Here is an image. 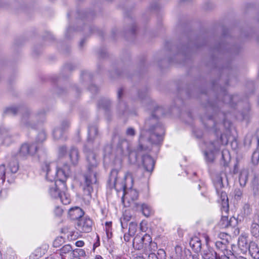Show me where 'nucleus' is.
I'll use <instances>...</instances> for the list:
<instances>
[{"instance_id":"55","label":"nucleus","mask_w":259,"mask_h":259,"mask_svg":"<svg viewBox=\"0 0 259 259\" xmlns=\"http://www.w3.org/2000/svg\"><path fill=\"white\" fill-rule=\"evenodd\" d=\"M149 259H158L157 256L154 253H151L149 254Z\"/></svg>"},{"instance_id":"19","label":"nucleus","mask_w":259,"mask_h":259,"mask_svg":"<svg viewBox=\"0 0 259 259\" xmlns=\"http://www.w3.org/2000/svg\"><path fill=\"white\" fill-rule=\"evenodd\" d=\"M70 160L72 164L75 165L77 163L79 159L78 151L74 147H72L69 153Z\"/></svg>"},{"instance_id":"36","label":"nucleus","mask_w":259,"mask_h":259,"mask_svg":"<svg viewBox=\"0 0 259 259\" xmlns=\"http://www.w3.org/2000/svg\"><path fill=\"white\" fill-rule=\"evenodd\" d=\"M243 195L242 190L239 188H236L234 192V198L237 200H239L241 199Z\"/></svg>"},{"instance_id":"46","label":"nucleus","mask_w":259,"mask_h":259,"mask_svg":"<svg viewBox=\"0 0 259 259\" xmlns=\"http://www.w3.org/2000/svg\"><path fill=\"white\" fill-rule=\"evenodd\" d=\"M124 179L125 180L130 179L132 182H133L134 180L135 179V177L131 172L127 171L124 175Z\"/></svg>"},{"instance_id":"38","label":"nucleus","mask_w":259,"mask_h":259,"mask_svg":"<svg viewBox=\"0 0 259 259\" xmlns=\"http://www.w3.org/2000/svg\"><path fill=\"white\" fill-rule=\"evenodd\" d=\"M228 256L221 255V259H241L243 258V256H236L232 252H229Z\"/></svg>"},{"instance_id":"40","label":"nucleus","mask_w":259,"mask_h":259,"mask_svg":"<svg viewBox=\"0 0 259 259\" xmlns=\"http://www.w3.org/2000/svg\"><path fill=\"white\" fill-rule=\"evenodd\" d=\"M131 217L126 214H123V218L120 220L121 226L122 228H124V224L126 223L131 220Z\"/></svg>"},{"instance_id":"25","label":"nucleus","mask_w":259,"mask_h":259,"mask_svg":"<svg viewBox=\"0 0 259 259\" xmlns=\"http://www.w3.org/2000/svg\"><path fill=\"white\" fill-rule=\"evenodd\" d=\"M0 138L4 139V143L6 145H9L11 142V141L9 139L8 132L6 129L2 130L0 128Z\"/></svg>"},{"instance_id":"30","label":"nucleus","mask_w":259,"mask_h":259,"mask_svg":"<svg viewBox=\"0 0 259 259\" xmlns=\"http://www.w3.org/2000/svg\"><path fill=\"white\" fill-rule=\"evenodd\" d=\"M73 257H83L85 256V252L83 249H75L71 252Z\"/></svg>"},{"instance_id":"63","label":"nucleus","mask_w":259,"mask_h":259,"mask_svg":"<svg viewBox=\"0 0 259 259\" xmlns=\"http://www.w3.org/2000/svg\"><path fill=\"white\" fill-rule=\"evenodd\" d=\"M192 259H199L197 255H193L192 256Z\"/></svg>"},{"instance_id":"37","label":"nucleus","mask_w":259,"mask_h":259,"mask_svg":"<svg viewBox=\"0 0 259 259\" xmlns=\"http://www.w3.org/2000/svg\"><path fill=\"white\" fill-rule=\"evenodd\" d=\"M137 225L134 222H131L129 225L128 232L130 235H134L137 230Z\"/></svg>"},{"instance_id":"6","label":"nucleus","mask_w":259,"mask_h":259,"mask_svg":"<svg viewBox=\"0 0 259 259\" xmlns=\"http://www.w3.org/2000/svg\"><path fill=\"white\" fill-rule=\"evenodd\" d=\"M39 148L36 143H25L21 146L18 155L22 159H27L29 156L34 155Z\"/></svg>"},{"instance_id":"18","label":"nucleus","mask_w":259,"mask_h":259,"mask_svg":"<svg viewBox=\"0 0 259 259\" xmlns=\"http://www.w3.org/2000/svg\"><path fill=\"white\" fill-rule=\"evenodd\" d=\"M118 171L116 169L111 170L109 178V183L112 185L114 188L116 189L118 185Z\"/></svg>"},{"instance_id":"3","label":"nucleus","mask_w":259,"mask_h":259,"mask_svg":"<svg viewBox=\"0 0 259 259\" xmlns=\"http://www.w3.org/2000/svg\"><path fill=\"white\" fill-rule=\"evenodd\" d=\"M42 169L46 172V179L53 182L55 180L61 184L62 189L66 188L65 182L66 179L71 174L69 166L65 164L62 168L57 169L55 163L44 162Z\"/></svg>"},{"instance_id":"4","label":"nucleus","mask_w":259,"mask_h":259,"mask_svg":"<svg viewBox=\"0 0 259 259\" xmlns=\"http://www.w3.org/2000/svg\"><path fill=\"white\" fill-rule=\"evenodd\" d=\"M224 135H221L220 140L206 143V148L204 153L207 162H211L214 160L215 153L219 151L221 145L227 144L228 140L224 141Z\"/></svg>"},{"instance_id":"41","label":"nucleus","mask_w":259,"mask_h":259,"mask_svg":"<svg viewBox=\"0 0 259 259\" xmlns=\"http://www.w3.org/2000/svg\"><path fill=\"white\" fill-rule=\"evenodd\" d=\"M259 160V152L255 151L252 155V162L253 164H256Z\"/></svg>"},{"instance_id":"56","label":"nucleus","mask_w":259,"mask_h":259,"mask_svg":"<svg viewBox=\"0 0 259 259\" xmlns=\"http://www.w3.org/2000/svg\"><path fill=\"white\" fill-rule=\"evenodd\" d=\"M208 119H209V121L213 122L214 128L217 127V123L214 121L213 120V117L212 116H209L208 117Z\"/></svg>"},{"instance_id":"57","label":"nucleus","mask_w":259,"mask_h":259,"mask_svg":"<svg viewBox=\"0 0 259 259\" xmlns=\"http://www.w3.org/2000/svg\"><path fill=\"white\" fill-rule=\"evenodd\" d=\"M134 259H146L145 257L143 256V255L141 254L137 255Z\"/></svg>"},{"instance_id":"62","label":"nucleus","mask_w":259,"mask_h":259,"mask_svg":"<svg viewBox=\"0 0 259 259\" xmlns=\"http://www.w3.org/2000/svg\"><path fill=\"white\" fill-rule=\"evenodd\" d=\"M37 116H38V117H41V118H43L44 116V113H38L36 115Z\"/></svg>"},{"instance_id":"49","label":"nucleus","mask_w":259,"mask_h":259,"mask_svg":"<svg viewBox=\"0 0 259 259\" xmlns=\"http://www.w3.org/2000/svg\"><path fill=\"white\" fill-rule=\"evenodd\" d=\"M111 225H112V222H107L105 223V225H106V233H107V234L108 236H109V233L110 229V228L111 227Z\"/></svg>"},{"instance_id":"26","label":"nucleus","mask_w":259,"mask_h":259,"mask_svg":"<svg viewBox=\"0 0 259 259\" xmlns=\"http://www.w3.org/2000/svg\"><path fill=\"white\" fill-rule=\"evenodd\" d=\"M251 233L256 238L259 237V224L253 222L250 227Z\"/></svg>"},{"instance_id":"27","label":"nucleus","mask_w":259,"mask_h":259,"mask_svg":"<svg viewBox=\"0 0 259 259\" xmlns=\"http://www.w3.org/2000/svg\"><path fill=\"white\" fill-rule=\"evenodd\" d=\"M8 172L6 173V167L4 164L0 165V186L4 183L6 175H8Z\"/></svg>"},{"instance_id":"2","label":"nucleus","mask_w":259,"mask_h":259,"mask_svg":"<svg viewBox=\"0 0 259 259\" xmlns=\"http://www.w3.org/2000/svg\"><path fill=\"white\" fill-rule=\"evenodd\" d=\"M88 173L84 175L83 191L85 195L90 196L93 191V186L97 182V167L98 165L96 154L92 151L87 152Z\"/></svg>"},{"instance_id":"53","label":"nucleus","mask_w":259,"mask_h":259,"mask_svg":"<svg viewBox=\"0 0 259 259\" xmlns=\"http://www.w3.org/2000/svg\"><path fill=\"white\" fill-rule=\"evenodd\" d=\"M123 95V89L122 88H120L118 90V93H117V97L118 99H120L122 96Z\"/></svg>"},{"instance_id":"21","label":"nucleus","mask_w":259,"mask_h":259,"mask_svg":"<svg viewBox=\"0 0 259 259\" xmlns=\"http://www.w3.org/2000/svg\"><path fill=\"white\" fill-rule=\"evenodd\" d=\"M139 196L138 191L135 189H131L127 192L124 191L123 197L125 199H131L132 200H136Z\"/></svg>"},{"instance_id":"10","label":"nucleus","mask_w":259,"mask_h":259,"mask_svg":"<svg viewBox=\"0 0 259 259\" xmlns=\"http://www.w3.org/2000/svg\"><path fill=\"white\" fill-rule=\"evenodd\" d=\"M215 245L216 248L221 250L223 253V254L221 255L228 256L229 255V252H232L228 249V240L217 241L215 242Z\"/></svg>"},{"instance_id":"61","label":"nucleus","mask_w":259,"mask_h":259,"mask_svg":"<svg viewBox=\"0 0 259 259\" xmlns=\"http://www.w3.org/2000/svg\"><path fill=\"white\" fill-rule=\"evenodd\" d=\"M84 42H85V39H82V40L80 41V43H79V46H80V47H82L83 45V44L84 43Z\"/></svg>"},{"instance_id":"32","label":"nucleus","mask_w":259,"mask_h":259,"mask_svg":"<svg viewBox=\"0 0 259 259\" xmlns=\"http://www.w3.org/2000/svg\"><path fill=\"white\" fill-rule=\"evenodd\" d=\"M59 199L65 205H67L70 203L71 199L68 195L65 193H62L61 196H60Z\"/></svg>"},{"instance_id":"11","label":"nucleus","mask_w":259,"mask_h":259,"mask_svg":"<svg viewBox=\"0 0 259 259\" xmlns=\"http://www.w3.org/2000/svg\"><path fill=\"white\" fill-rule=\"evenodd\" d=\"M68 213L72 220H77L78 221L83 218L84 212L80 208L75 207L70 208Z\"/></svg>"},{"instance_id":"9","label":"nucleus","mask_w":259,"mask_h":259,"mask_svg":"<svg viewBox=\"0 0 259 259\" xmlns=\"http://www.w3.org/2000/svg\"><path fill=\"white\" fill-rule=\"evenodd\" d=\"M33 117L30 115V112L28 110H25L21 119V125L24 127L34 128V125L30 123Z\"/></svg>"},{"instance_id":"50","label":"nucleus","mask_w":259,"mask_h":259,"mask_svg":"<svg viewBox=\"0 0 259 259\" xmlns=\"http://www.w3.org/2000/svg\"><path fill=\"white\" fill-rule=\"evenodd\" d=\"M89 89L92 93H96L98 91V88L94 84H92Z\"/></svg>"},{"instance_id":"48","label":"nucleus","mask_w":259,"mask_h":259,"mask_svg":"<svg viewBox=\"0 0 259 259\" xmlns=\"http://www.w3.org/2000/svg\"><path fill=\"white\" fill-rule=\"evenodd\" d=\"M66 152V147L62 146L59 149V154L60 156H63Z\"/></svg>"},{"instance_id":"60","label":"nucleus","mask_w":259,"mask_h":259,"mask_svg":"<svg viewBox=\"0 0 259 259\" xmlns=\"http://www.w3.org/2000/svg\"><path fill=\"white\" fill-rule=\"evenodd\" d=\"M254 222H257L259 224V215L258 214L255 217Z\"/></svg>"},{"instance_id":"44","label":"nucleus","mask_w":259,"mask_h":259,"mask_svg":"<svg viewBox=\"0 0 259 259\" xmlns=\"http://www.w3.org/2000/svg\"><path fill=\"white\" fill-rule=\"evenodd\" d=\"M126 135L127 136L134 137L136 135V131L133 128L128 127L126 131Z\"/></svg>"},{"instance_id":"22","label":"nucleus","mask_w":259,"mask_h":259,"mask_svg":"<svg viewBox=\"0 0 259 259\" xmlns=\"http://www.w3.org/2000/svg\"><path fill=\"white\" fill-rule=\"evenodd\" d=\"M248 171L246 169L241 170L239 176V183L241 186L244 187L245 186L248 181Z\"/></svg>"},{"instance_id":"51","label":"nucleus","mask_w":259,"mask_h":259,"mask_svg":"<svg viewBox=\"0 0 259 259\" xmlns=\"http://www.w3.org/2000/svg\"><path fill=\"white\" fill-rule=\"evenodd\" d=\"M227 236V234L225 233H220L219 234V237L222 240V241L227 240V239L226 238Z\"/></svg>"},{"instance_id":"29","label":"nucleus","mask_w":259,"mask_h":259,"mask_svg":"<svg viewBox=\"0 0 259 259\" xmlns=\"http://www.w3.org/2000/svg\"><path fill=\"white\" fill-rule=\"evenodd\" d=\"M110 106V101L108 99H102L99 103V106L106 110L108 109Z\"/></svg>"},{"instance_id":"5","label":"nucleus","mask_w":259,"mask_h":259,"mask_svg":"<svg viewBox=\"0 0 259 259\" xmlns=\"http://www.w3.org/2000/svg\"><path fill=\"white\" fill-rule=\"evenodd\" d=\"M214 185L217 193L219 197V201L221 202L222 205V209L223 211L227 212L229 208L228 198L226 193L221 190L224 187L222 177L219 176L217 177V180L214 183Z\"/></svg>"},{"instance_id":"31","label":"nucleus","mask_w":259,"mask_h":259,"mask_svg":"<svg viewBox=\"0 0 259 259\" xmlns=\"http://www.w3.org/2000/svg\"><path fill=\"white\" fill-rule=\"evenodd\" d=\"M9 168L11 173H16L19 168L18 162L15 160L10 162Z\"/></svg>"},{"instance_id":"43","label":"nucleus","mask_w":259,"mask_h":259,"mask_svg":"<svg viewBox=\"0 0 259 259\" xmlns=\"http://www.w3.org/2000/svg\"><path fill=\"white\" fill-rule=\"evenodd\" d=\"M63 212V209L59 206H56L54 209V213L57 217H60L62 214Z\"/></svg>"},{"instance_id":"58","label":"nucleus","mask_w":259,"mask_h":259,"mask_svg":"<svg viewBox=\"0 0 259 259\" xmlns=\"http://www.w3.org/2000/svg\"><path fill=\"white\" fill-rule=\"evenodd\" d=\"M81 76L82 77L86 78L87 76H89V74L88 72L85 71V72H82Z\"/></svg>"},{"instance_id":"52","label":"nucleus","mask_w":259,"mask_h":259,"mask_svg":"<svg viewBox=\"0 0 259 259\" xmlns=\"http://www.w3.org/2000/svg\"><path fill=\"white\" fill-rule=\"evenodd\" d=\"M251 143V140L250 137H246L244 139V144L250 145Z\"/></svg>"},{"instance_id":"39","label":"nucleus","mask_w":259,"mask_h":259,"mask_svg":"<svg viewBox=\"0 0 259 259\" xmlns=\"http://www.w3.org/2000/svg\"><path fill=\"white\" fill-rule=\"evenodd\" d=\"M243 212L245 215H249L252 211L250 205L248 204H245L243 207Z\"/></svg>"},{"instance_id":"12","label":"nucleus","mask_w":259,"mask_h":259,"mask_svg":"<svg viewBox=\"0 0 259 259\" xmlns=\"http://www.w3.org/2000/svg\"><path fill=\"white\" fill-rule=\"evenodd\" d=\"M60 185L61 184L57 183V181H55V183L50 187L49 193L52 197L56 199L59 198L61 196L62 192L59 187Z\"/></svg>"},{"instance_id":"16","label":"nucleus","mask_w":259,"mask_h":259,"mask_svg":"<svg viewBox=\"0 0 259 259\" xmlns=\"http://www.w3.org/2000/svg\"><path fill=\"white\" fill-rule=\"evenodd\" d=\"M238 245L243 253H246L248 250L249 247V244H248L247 238L244 236L239 237L238 241Z\"/></svg>"},{"instance_id":"7","label":"nucleus","mask_w":259,"mask_h":259,"mask_svg":"<svg viewBox=\"0 0 259 259\" xmlns=\"http://www.w3.org/2000/svg\"><path fill=\"white\" fill-rule=\"evenodd\" d=\"M92 221L87 217H83L78 220L76 224L77 229L80 232L89 233L92 229Z\"/></svg>"},{"instance_id":"34","label":"nucleus","mask_w":259,"mask_h":259,"mask_svg":"<svg viewBox=\"0 0 259 259\" xmlns=\"http://www.w3.org/2000/svg\"><path fill=\"white\" fill-rule=\"evenodd\" d=\"M46 139V135L45 132L44 131H41L38 134L36 139V141L35 143H36V144L38 145V143H41L44 142Z\"/></svg>"},{"instance_id":"28","label":"nucleus","mask_w":259,"mask_h":259,"mask_svg":"<svg viewBox=\"0 0 259 259\" xmlns=\"http://www.w3.org/2000/svg\"><path fill=\"white\" fill-rule=\"evenodd\" d=\"M141 209H142L143 214L145 217H148L150 216L151 215V214L152 213L151 208L147 204H143L141 205Z\"/></svg>"},{"instance_id":"8","label":"nucleus","mask_w":259,"mask_h":259,"mask_svg":"<svg viewBox=\"0 0 259 259\" xmlns=\"http://www.w3.org/2000/svg\"><path fill=\"white\" fill-rule=\"evenodd\" d=\"M69 125L70 122L68 121H63L60 127H56L54 129L53 133L54 138L56 140L61 139Z\"/></svg>"},{"instance_id":"59","label":"nucleus","mask_w":259,"mask_h":259,"mask_svg":"<svg viewBox=\"0 0 259 259\" xmlns=\"http://www.w3.org/2000/svg\"><path fill=\"white\" fill-rule=\"evenodd\" d=\"M130 237L129 235H124V239L125 241L128 242L130 240Z\"/></svg>"},{"instance_id":"33","label":"nucleus","mask_w":259,"mask_h":259,"mask_svg":"<svg viewBox=\"0 0 259 259\" xmlns=\"http://www.w3.org/2000/svg\"><path fill=\"white\" fill-rule=\"evenodd\" d=\"M220 225L222 228H226L230 227L229 220L228 217L223 216L220 223Z\"/></svg>"},{"instance_id":"13","label":"nucleus","mask_w":259,"mask_h":259,"mask_svg":"<svg viewBox=\"0 0 259 259\" xmlns=\"http://www.w3.org/2000/svg\"><path fill=\"white\" fill-rule=\"evenodd\" d=\"M202 256L203 259H219L217 252L211 248H207L202 251Z\"/></svg>"},{"instance_id":"47","label":"nucleus","mask_w":259,"mask_h":259,"mask_svg":"<svg viewBox=\"0 0 259 259\" xmlns=\"http://www.w3.org/2000/svg\"><path fill=\"white\" fill-rule=\"evenodd\" d=\"M252 189L253 191L254 195H256L257 194L258 190V186L257 184H256L255 182L252 183Z\"/></svg>"},{"instance_id":"45","label":"nucleus","mask_w":259,"mask_h":259,"mask_svg":"<svg viewBox=\"0 0 259 259\" xmlns=\"http://www.w3.org/2000/svg\"><path fill=\"white\" fill-rule=\"evenodd\" d=\"M230 227H235L237 224V221L235 217H231L229 220Z\"/></svg>"},{"instance_id":"20","label":"nucleus","mask_w":259,"mask_h":259,"mask_svg":"<svg viewBox=\"0 0 259 259\" xmlns=\"http://www.w3.org/2000/svg\"><path fill=\"white\" fill-rule=\"evenodd\" d=\"M239 97L237 95L232 96L228 93H225L223 97V102L226 104H229L233 106L234 104H236L238 101Z\"/></svg>"},{"instance_id":"64","label":"nucleus","mask_w":259,"mask_h":259,"mask_svg":"<svg viewBox=\"0 0 259 259\" xmlns=\"http://www.w3.org/2000/svg\"><path fill=\"white\" fill-rule=\"evenodd\" d=\"M46 259H55L54 256L52 255H51L46 258Z\"/></svg>"},{"instance_id":"15","label":"nucleus","mask_w":259,"mask_h":259,"mask_svg":"<svg viewBox=\"0 0 259 259\" xmlns=\"http://www.w3.org/2000/svg\"><path fill=\"white\" fill-rule=\"evenodd\" d=\"M116 139L118 140V143L117 145L118 148L120 149L122 152L124 151L125 150H128L129 143L125 138L115 136L113 139V141H114Z\"/></svg>"},{"instance_id":"1","label":"nucleus","mask_w":259,"mask_h":259,"mask_svg":"<svg viewBox=\"0 0 259 259\" xmlns=\"http://www.w3.org/2000/svg\"><path fill=\"white\" fill-rule=\"evenodd\" d=\"M164 114V111L162 107L155 108L151 116L145 121L143 128L141 131L137 156H142L143 165L147 171L151 172L153 170L154 161L149 155L142 154V152L150 151L152 145H159L162 143L164 128L159 121L158 118Z\"/></svg>"},{"instance_id":"24","label":"nucleus","mask_w":259,"mask_h":259,"mask_svg":"<svg viewBox=\"0 0 259 259\" xmlns=\"http://www.w3.org/2000/svg\"><path fill=\"white\" fill-rule=\"evenodd\" d=\"M98 129L96 126H90L88 128V140L92 141L97 136Z\"/></svg>"},{"instance_id":"35","label":"nucleus","mask_w":259,"mask_h":259,"mask_svg":"<svg viewBox=\"0 0 259 259\" xmlns=\"http://www.w3.org/2000/svg\"><path fill=\"white\" fill-rule=\"evenodd\" d=\"M18 111V108L16 107H11L6 109L5 113L9 115H15L17 114Z\"/></svg>"},{"instance_id":"14","label":"nucleus","mask_w":259,"mask_h":259,"mask_svg":"<svg viewBox=\"0 0 259 259\" xmlns=\"http://www.w3.org/2000/svg\"><path fill=\"white\" fill-rule=\"evenodd\" d=\"M148 238L149 240H151V238L149 235H145L144 237H141L140 236H136L133 241V245L134 247L138 250H140L143 247L144 240L146 238Z\"/></svg>"},{"instance_id":"42","label":"nucleus","mask_w":259,"mask_h":259,"mask_svg":"<svg viewBox=\"0 0 259 259\" xmlns=\"http://www.w3.org/2000/svg\"><path fill=\"white\" fill-rule=\"evenodd\" d=\"M62 243V237H57L53 242V246L56 248L58 247L61 245Z\"/></svg>"},{"instance_id":"54","label":"nucleus","mask_w":259,"mask_h":259,"mask_svg":"<svg viewBox=\"0 0 259 259\" xmlns=\"http://www.w3.org/2000/svg\"><path fill=\"white\" fill-rule=\"evenodd\" d=\"M84 242L81 240H79L76 242L75 245L77 247H82L84 245Z\"/></svg>"},{"instance_id":"17","label":"nucleus","mask_w":259,"mask_h":259,"mask_svg":"<svg viewBox=\"0 0 259 259\" xmlns=\"http://www.w3.org/2000/svg\"><path fill=\"white\" fill-rule=\"evenodd\" d=\"M248 251L254 259H259V247L255 242H251L249 243Z\"/></svg>"},{"instance_id":"23","label":"nucleus","mask_w":259,"mask_h":259,"mask_svg":"<svg viewBox=\"0 0 259 259\" xmlns=\"http://www.w3.org/2000/svg\"><path fill=\"white\" fill-rule=\"evenodd\" d=\"M73 248L70 244H66L63 246L60 250V255L61 259H65L64 256L69 252L73 251Z\"/></svg>"}]
</instances>
